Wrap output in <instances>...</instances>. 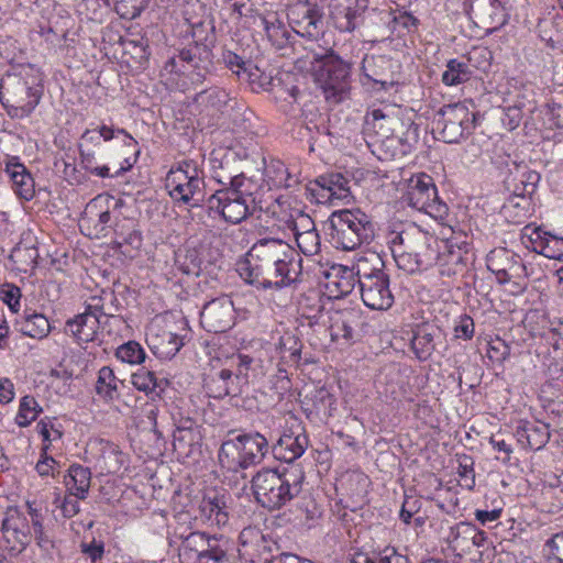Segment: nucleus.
Masks as SVG:
<instances>
[{
  "label": "nucleus",
  "mask_w": 563,
  "mask_h": 563,
  "mask_svg": "<svg viewBox=\"0 0 563 563\" xmlns=\"http://www.w3.org/2000/svg\"><path fill=\"white\" fill-rule=\"evenodd\" d=\"M309 444L308 435L305 432L294 434L284 433L269 449L276 460L291 463L299 459Z\"/></svg>",
  "instance_id": "nucleus-26"
},
{
  "label": "nucleus",
  "mask_w": 563,
  "mask_h": 563,
  "mask_svg": "<svg viewBox=\"0 0 563 563\" xmlns=\"http://www.w3.org/2000/svg\"><path fill=\"white\" fill-rule=\"evenodd\" d=\"M536 239H532L533 250L551 260L563 262V238H558L537 229Z\"/></svg>",
  "instance_id": "nucleus-35"
},
{
  "label": "nucleus",
  "mask_w": 563,
  "mask_h": 563,
  "mask_svg": "<svg viewBox=\"0 0 563 563\" xmlns=\"http://www.w3.org/2000/svg\"><path fill=\"white\" fill-rule=\"evenodd\" d=\"M158 339L159 342L153 341L148 346L159 358L174 357L184 345L183 338L169 331H164Z\"/></svg>",
  "instance_id": "nucleus-44"
},
{
  "label": "nucleus",
  "mask_w": 563,
  "mask_h": 563,
  "mask_svg": "<svg viewBox=\"0 0 563 563\" xmlns=\"http://www.w3.org/2000/svg\"><path fill=\"white\" fill-rule=\"evenodd\" d=\"M314 185L319 187L318 200H345L351 197L350 179L341 173L321 175L314 180Z\"/></svg>",
  "instance_id": "nucleus-27"
},
{
  "label": "nucleus",
  "mask_w": 563,
  "mask_h": 563,
  "mask_svg": "<svg viewBox=\"0 0 563 563\" xmlns=\"http://www.w3.org/2000/svg\"><path fill=\"white\" fill-rule=\"evenodd\" d=\"M101 321L91 313H79L65 323V333L71 335L77 343L95 340Z\"/></svg>",
  "instance_id": "nucleus-30"
},
{
  "label": "nucleus",
  "mask_w": 563,
  "mask_h": 563,
  "mask_svg": "<svg viewBox=\"0 0 563 563\" xmlns=\"http://www.w3.org/2000/svg\"><path fill=\"white\" fill-rule=\"evenodd\" d=\"M328 222L331 242L336 249L351 251L369 244L375 238V223L372 217L360 209L333 211Z\"/></svg>",
  "instance_id": "nucleus-5"
},
{
  "label": "nucleus",
  "mask_w": 563,
  "mask_h": 563,
  "mask_svg": "<svg viewBox=\"0 0 563 563\" xmlns=\"http://www.w3.org/2000/svg\"><path fill=\"white\" fill-rule=\"evenodd\" d=\"M368 0H340L332 12L335 27L340 32L360 30Z\"/></svg>",
  "instance_id": "nucleus-21"
},
{
  "label": "nucleus",
  "mask_w": 563,
  "mask_h": 563,
  "mask_svg": "<svg viewBox=\"0 0 563 563\" xmlns=\"http://www.w3.org/2000/svg\"><path fill=\"white\" fill-rule=\"evenodd\" d=\"M213 178L223 186L234 190L235 194L241 196V199L243 198L252 208L258 209L260 212L267 208L265 200L266 185L263 177H246L243 173L235 176H223L214 170Z\"/></svg>",
  "instance_id": "nucleus-15"
},
{
  "label": "nucleus",
  "mask_w": 563,
  "mask_h": 563,
  "mask_svg": "<svg viewBox=\"0 0 563 563\" xmlns=\"http://www.w3.org/2000/svg\"><path fill=\"white\" fill-rule=\"evenodd\" d=\"M393 255L397 266L408 274H415L423 271L412 256V253L407 250V246H400L399 241H397L396 246L394 245Z\"/></svg>",
  "instance_id": "nucleus-57"
},
{
  "label": "nucleus",
  "mask_w": 563,
  "mask_h": 563,
  "mask_svg": "<svg viewBox=\"0 0 563 563\" xmlns=\"http://www.w3.org/2000/svg\"><path fill=\"white\" fill-rule=\"evenodd\" d=\"M463 57L467 63H470L471 69L476 68L486 70L490 66L493 54L487 47L478 46L473 47Z\"/></svg>",
  "instance_id": "nucleus-58"
},
{
  "label": "nucleus",
  "mask_w": 563,
  "mask_h": 563,
  "mask_svg": "<svg viewBox=\"0 0 563 563\" xmlns=\"http://www.w3.org/2000/svg\"><path fill=\"white\" fill-rule=\"evenodd\" d=\"M265 176L267 178V179H265V181H266V186L268 187V189H271L272 187H275V188L289 187L288 170H287L286 166L280 162L272 163L269 166H267L265 168Z\"/></svg>",
  "instance_id": "nucleus-54"
},
{
  "label": "nucleus",
  "mask_w": 563,
  "mask_h": 563,
  "mask_svg": "<svg viewBox=\"0 0 563 563\" xmlns=\"http://www.w3.org/2000/svg\"><path fill=\"white\" fill-rule=\"evenodd\" d=\"M487 268L495 274L498 284L512 283L520 292L527 288V267L518 254L506 249L494 250L487 257Z\"/></svg>",
  "instance_id": "nucleus-11"
},
{
  "label": "nucleus",
  "mask_w": 563,
  "mask_h": 563,
  "mask_svg": "<svg viewBox=\"0 0 563 563\" xmlns=\"http://www.w3.org/2000/svg\"><path fill=\"white\" fill-rule=\"evenodd\" d=\"M115 356L123 363L141 364L145 361L146 353L136 341H129L120 345L115 351Z\"/></svg>",
  "instance_id": "nucleus-53"
},
{
  "label": "nucleus",
  "mask_w": 563,
  "mask_h": 563,
  "mask_svg": "<svg viewBox=\"0 0 563 563\" xmlns=\"http://www.w3.org/2000/svg\"><path fill=\"white\" fill-rule=\"evenodd\" d=\"M313 60L318 64L314 69L316 81L325 99L332 103L343 101L351 88L352 64L332 49L323 55L314 54Z\"/></svg>",
  "instance_id": "nucleus-6"
},
{
  "label": "nucleus",
  "mask_w": 563,
  "mask_h": 563,
  "mask_svg": "<svg viewBox=\"0 0 563 563\" xmlns=\"http://www.w3.org/2000/svg\"><path fill=\"white\" fill-rule=\"evenodd\" d=\"M4 172L12 181L16 195L25 200L34 197V180L18 157H8L4 161Z\"/></svg>",
  "instance_id": "nucleus-28"
},
{
  "label": "nucleus",
  "mask_w": 563,
  "mask_h": 563,
  "mask_svg": "<svg viewBox=\"0 0 563 563\" xmlns=\"http://www.w3.org/2000/svg\"><path fill=\"white\" fill-rule=\"evenodd\" d=\"M260 21L273 45L277 48H283L288 43L289 32L278 20L276 13H272L268 16L261 15Z\"/></svg>",
  "instance_id": "nucleus-43"
},
{
  "label": "nucleus",
  "mask_w": 563,
  "mask_h": 563,
  "mask_svg": "<svg viewBox=\"0 0 563 563\" xmlns=\"http://www.w3.org/2000/svg\"><path fill=\"white\" fill-rule=\"evenodd\" d=\"M64 483L71 495L85 499L90 488L91 472L86 466L73 464L68 468V475L64 477Z\"/></svg>",
  "instance_id": "nucleus-34"
},
{
  "label": "nucleus",
  "mask_w": 563,
  "mask_h": 563,
  "mask_svg": "<svg viewBox=\"0 0 563 563\" xmlns=\"http://www.w3.org/2000/svg\"><path fill=\"white\" fill-rule=\"evenodd\" d=\"M21 296V289L14 284L5 283L0 287V299L12 312L19 311Z\"/></svg>",
  "instance_id": "nucleus-60"
},
{
  "label": "nucleus",
  "mask_w": 563,
  "mask_h": 563,
  "mask_svg": "<svg viewBox=\"0 0 563 563\" xmlns=\"http://www.w3.org/2000/svg\"><path fill=\"white\" fill-rule=\"evenodd\" d=\"M15 325L22 335L36 340L45 339L52 331L48 319L43 313L32 309H25L23 314L16 319Z\"/></svg>",
  "instance_id": "nucleus-31"
},
{
  "label": "nucleus",
  "mask_w": 563,
  "mask_h": 563,
  "mask_svg": "<svg viewBox=\"0 0 563 563\" xmlns=\"http://www.w3.org/2000/svg\"><path fill=\"white\" fill-rule=\"evenodd\" d=\"M233 544L229 539L222 536H212L211 543L197 563H233Z\"/></svg>",
  "instance_id": "nucleus-32"
},
{
  "label": "nucleus",
  "mask_w": 563,
  "mask_h": 563,
  "mask_svg": "<svg viewBox=\"0 0 563 563\" xmlns=\"http://www.w3.org/2000/svg\"><path fill=\"white\" fill-rule=\"evenodd\" d=\"M302 258L300 254L287 243L279 264L274 269L272 289H283L300 280L302 273Z\"/></svg>",
  "instance_id": "nucleus-22"
},
{
  "label": "nucleus",
  "mask_w": 563,
  "mask_h": 563,
  "mask_svg": "<svg viewBox=\"0 0 563 563\" xmlns=\"http://www.w3.org/2000/svg\"><path fill=\"white\" fill-rule=\"evenodd\" d=\"M364 324L362 312L358 309L350 308L341 311H335L332 317V324L330 327L332 340L339 338L347 342L356 340V331Z\"/></svg>",
  "instance_id": "nucleus-25"
},
{
  "label": "nucleus",
  "mask_w": 563,
  "mask_h": 563,
  "mask_svg": "<svg viewBox=\"0 0 563 563\" xmlns=\"http://www.w3.org/2000/svg\"><path fill=\"white\" fill-rule=\"evenodd\" d=\"M119 384H123L109 366L99 369L96 383V394L106 401H113L119 398Z\"/></svg>",
  "instance_id": "nucleus-40"
},
{
  "label": "nucleus",
  "mask_w": 563,
  "mask_h": 563,
  "mask_svg": "<svg viewBox=\"0 0 563 563\" xmlns=\"http://www.w3.org/2000/svg\"><path fill=\"white\" fill-rule=\"evenodd\" d=\"M384 267L385 264L382 257L377 253L371 252L366 255L360 256L355 262L353 269L357 276V283L361 284L372 277H378L380 274H386Z\"/></svg>",
  "instance_id": "nucleus-38"
},
{
  "label": "nucleus",
  "mask_w": 563,
  "mask_h": 563,
  "mask_svg": "<svg viewBox=\"0 0 563 563\" xmlns=\"http://www.w3.org/2000/svg\"><path fill=\"white\" fill-rule=\"evenodd\" d=\"M210 209L217 210L222 218L232 224H238L245 220L247 217L254 216L260 212L258 209L252 208L241 196L231 190L228 186L216 190L213 195L208 198Z\"/></svg>",
  "instance_id": "nucleus-14"
},
{
  "label": "nucleus",
  "mask_w": 563,
  "mask_h": 563,
  "mask_svg": "<svg viewBox=\"0 0 563 563\" xmlns=\"http://www.w3.org/2000/svg\"><path fill=\"white\" fill-rule=\"evenodd\" d=\"M132 224L130 220H115L113 231L115 234V243L119 246H130L132 250H139L142 246V233L129 227Z\"/></svg>",
  "instance_id": "nucleus-46"
},
{
  "label": "nucleus",
  "mask_w": 563,
  "mask_h": 563,
  "mask_svg": "<svg viewBox=\"0 0 563 563\" xmlns=\"http://www.w3.org/2000/svg\"><path fill=\"white\" fill-rule=\"evenodd\" d=\"M196 100L203 102L219 111H221L223 108L231 107L230 102L233 101V99L230 97V93L219 87H213L200 91Z\"/></svg>",
  "instance_id": "nucleus-48"
},
{
  "label": "nucleus",
  "mask_w": 563,
  "mask_h": 563,
  "mask_svg": "<svg viewBox=\"0 0 563 563\" xmlns=\"http://www.w3.org/2000/svg\"><path fill=\"white\" fill-rule=\"evenodd\" d=\"M295 231L297 245L305 255L312 256L320 251V236L317 230L299 232L296 223Z\"/></svg>",
  "instance_id": "nucleus-52"
},
{
  "label": "nucleus",
  "mask_w": 563,
  "mask_h": 563,
  "mask_svg": "<svg viewBox=\"0 0 563 563\" xmlns=\"http://www.w3.org/2000/svg\"><path fill=\"white\" fill-rule=\"evenodd\" d=\"M287 243L278 239L258 240L238 264L241 278L257 288L272 289L274 269L279 264Z\"/></svg>",
  "instance_id": "nucleus-3"
},
{
  "label": "nucleus",
  "mask_w": 563,
  "mask_h": 563,
  "mask_svg": "<svg viewBox=\"0 0 563 563\" xmlns=\"http://www.w3.org/2000/svg\"><path fill=\"white\" fill-rule=\"evenodd\" d=\"M397 241H399L400 246H407V250L412 253L423 271L432 267L440 258L437 239L426 232H402L394 238L393 244L395 246Z\"/></svg>",
  "instance_id": "nucleus-16"
},
{
  "label": "nucleus",
  "mask_w": 563,
  "mask_h": 563,
  "mask_svg": "<svg viewBox=\"0 0 563 563\" xmlns=\"http://www.w3.org/2000/svg\"><path fill=\"white\" fill-rule=\"evenodd\" d=\"M478 113L471 111L463 102L445 104L435 113L433 132L445 143H459L473 133Z\"/></svg>",
  "instance_id": "nucleus-8"
},
{
  "label": "nucleus",
  "mask_w": 563,
  "mask_h": 563,
  "mask_svg": "<svg viewBox=\"0 0 563 563\" xmlns=\"http://www.w3.org/2000/svg\"><path fill=\"white\" fill-rule=\"evenodd\" d=\"M463 534V538H470L473 545L477 548L484 547L486 542V533L484 531L477 530L476 527L468 522H461L457 526V536Z\"/></svg>",
  "instance_id": "nucleus-63"
},
{
  "label": "nucleus",
  "mask_w": 563,
  "mask_h": 563,
  "mask_svg": "<svg viewBox=\"0 0 563 563\" xmlns=\"http://www.w3.org/2000/svg\"><path fill=\"white\" fill-rule=\"evenodd\" d=\"M2 542L12 555L21 554L32 541L26 516L18 508H8L1 525Z\"/></svg>",
  "instance_id": "nucleus-12"
},
{
  "label": "nucleus",
  "mask_w": 563,
  "mask_h": 563,
  "mask_svg": "<svg viewBox=\"0 0 563 563\" xmlns=\"http://www.w3.org/2000/svg\"><path fill=\"white\" fill-rule=\"evenodd\" d=\"M435 329L429 325H419L411 339V349L420 361H427L435 349Z\"/></svg>",
  "instance_id": "nucleus-36"
},
{
  "label": "nucleus",
  "mask_w": 563,
  "mask_h": 563,
  "mask_svg": "<svg viewBox=\"0 0 563 563\" xmlns=\"http://www.w3.org/2000/svg\"><path fill=\"white\" fill-rule=\"evenodd\" d=\"M453 331L456 339L471 340L475 332L474 320L466 313L459 316L454 321Z\"/></svg>",
  "instance_id": "nucleus-61"
},
{
  "label": "nucleus",
  "mask_w": 563,
  "mask_h": 563,
  "mask_svg": "<svg viewBox=\"0 0 563 563\" xmlns=\"http://www.w3.org/2000/svg\"><path fill=\"white\" fill-rule=\"evenodd\" d=\"M212 51L205 43L195 42L179 51L178 60L172 57L165 68L170 73H186L190 70V80L194 85L202 84L212 67Z\"/></svg>",
  "instance_id": "nucleus-10"
},
{
  "label": "nucleus",
  "mask_w": 563,
  "mask_h": 563,
  "mask_svg": "<svg viewBox=\"0 0 563 563\" xmlns=\"http://www.w3.org/2000/svg\"><path fill=\"white\" fill-rule=\"evenodd\" d=\"M199 514L209 526H225L229 521V511L224 496L214 492L207 494L200 501Z\"/></svg>",
  "instance_id": "nucleus-29"
},
{
  "label": "nucleus",
  "mask_w": 563,
  "mask_h": 563,
  "mask_svg": "<svg viewBox=\"0 0 563 563\" xmlns=\"http://www.w3.org/2000/svg\"><path fill=\"white\" fill-rule=\"evenodd\" d=\"M468 13L477 25L489 33L504 26L508 20V14L499 0H474Z\"/></svg>",
  "instance_id": "nucleus-19"
},
{
  "label": "nucleus",
  "mask_w": 563,
  "mask_h": 563,
  "mask_svg": "<svg viewBox=\"0 0 563 563\" xmlns=\"http://www.w3.org/2000/svg\"><path fill=\"white\" fill-rule=\"evenodd\" d=\"M550 427L542 421H520L514 437L523 448L533 451L542 450L550 440Z\"/></svg>",
  "instance_id": "nucleus-23"
},
{
  "label": "nucleus",
  "mask_w": 563,
  "mask_h": 563,
  "mask_svg": "<svg viewBox=\"0 0 563 563\" xmlns=\"http://www.w3.org/2000/svg\"><path fill=\"white\" fill-rule=\"evenodd\" d=\"M489 443L492 444L495 451L501 454L499 456H496L498 460H500L505 464L510 462L512 446L511 443L504 438V434L501 432L492 434L489 438Z\"/></svg>",
  "instance_id": "nucleus-62"
},
{
  "label": "nucleus",
  "mask_w": 563,
  "mask_h": 563,
  "mask_svg": "<svg viewBox=\"0 0 563 563\" xmlns=\"http://www.w3.org/2000/svg\"><path fill=\"white\" fill-rule=\"evenodd\" d=\"M268 439L257 432H243L222 442L218 460L228 472L240 473L260 465L269 452Z\"/></svg>",
  "instance_id": "nucleus-4"
},
{
  "label": "nucleus",
  "mask_w": 563,
  "mask_h": 563,
  "mask_svg": "<svg viewBox=\"0 0 563 563\" xmlns=\"http://www.w3.org/2000/svg\"><path fill=\"white\" fill-rule=\"evenodd\" d=\"M541 176L536 170L525 169L518 170L517 175L506 180L508 189L512 195L521 197L523 202L530 198L537 190Z\"/></svg>",
  "instance_id": "nucleus-33"
},
{
  "label": "nucleus",
  "mask_w": 563,
  "mask_h": 563,
  "mask_svg": "<svg viewBox=\"0 0 563 563\" xmlns=\"http://www.w3.org/2000/svg\"><path fill=\"white\" fill-rule=\"evenodd\" d=\"M42 412L41 406L33 396H24L20 401L19 412L15 422L20 427L30 426Z\"/></svg>",
  "instance_id": "nucleus-51"
},
{
  "label": "nucleus",
  "mask_w": 563,
  "mask_h": 563,
  "mask_svg": "<svg viewBox=\"0 0 563 563\" xmlns=\"http://www.w3.org/2000/svg\"><path fill=\"white\" fill-rule=\"evenodd\" d=\"M542 495L545 499L551 500L550 511H559L563 508V484L544 487Z\"/></svg>",
  "instance_id": "nucleus-64"
},
{
  "label": "nucleus",
  "mask_w": 563,
  "mask_h": 563,
  "mask_svg": "<svg viewBox=\"0 0 563 563\" xmlns=\"http://www.w3.org/2000/svg\"><path fill=\"white\" fill-rule=\"evenodd\" d=\"M305 474L298 468L283 472L262 468L251 479V488L258 505L268 510H278L299 496Z\"/></svg>",
  "instance_id": "nucleus-2"
},
{
  "label": "nucleus",
  "mask_w": 563,
  "mask_h": 563,
  "mask_svg": "<svg viewBox=\"0 0 563 563\" xmlns=\"http://www.w3.org/2000/svg\"><path fill=\"white\" fill-rule=\"evenodd\" d=\"M166 188L173 200L198 207L205 200L203 170L194 159H184L167 174Z\"/></svg>",
  "instance_id": "nucleus-7"
},
{
  "label": "nucleus",
  "mask_w": 563,
  "mask_h": 563,
  "mask_svg": "<svg viewBox=\"0 0 563 563\" xmlns=\"http://www.w3.org/2000/svg\"><path fill=\"white\" fill-rule=\"evenodd\" d=\"M302 343L300 340L291 334L285 333L279 338L277 350L283 358H288V362L297 364L301 358Z\"/></svg>",
  "instance_id": "nucleus-50"
},
{
  "label": "nucleus",
  "mask_w": 563,
  "mask_h": 563,
  "mask_svg": "<svg viewBox=\"0 0 563 563\" xmlns=\"http://www.w3.org/2000/svg\"><path fill=\"white\" fill-rule=\"evenodd\" d=\"M373 126L384 130L383 137L396 136L399 143L405 147L404 153L411 150L419 141V125L411 118L400 119L394 115H387L380 109L372 112Z\"/></svg>",
  "instance_id": "nucleus-13"
},
{
  "label": "nucleus",
  "mask_w": 563,
  "mask_h": 563,
  "mask_svg": "<svg viewBox=\"0 0 563 563\" xmlns=\"http://www.w3.org/2000/svg\"><path fill=\"white\" fill-rule=\"evenodd\" d=\"M42 96V79L30 65L7 71L0 81V102L11 119L30 117Z\"/></svg>",
  "instance_id": "nucleus-1"
},
{
  "label": "nucleus",
  "mask_w": 563,
  "mask_h": 563,
  "mask_svg": "<svg viewBox=\"0 0 563 563\" xmlns=\"http://www.w3.org/2000/svg\"><path fill=\"white\" fill-rule=\"evenodd\" d=\"M131 382L137 390L144 391L147 396H158L156 388L159 387L161 385L154 372L140 369L139 372L132 375Z\"/></svg>",
  "instance_id": "nucleus-56"
},
{
  "label": "nucleus",
  "mask_w": 563,
  "mask_h": 563,
  "mask_svg": "<svg viewBox=\"0 0 563 563\" xmlns=\"http://www.w3.org/2000/svg\"><path fill=\"white\" fill-rule=\"evenodd\" d=\"M170 417L175 426V430L186 431L190 434L197 428L196 412L192 413L188 408L180 405H173L170 408Z\"/></svg>",
  "instance_id": "nucleus-49"
},
{
  "label": "nucleus",
  "mask_w": 563,
  "mask_h": 563,
  "mask_svg": "<svg viewBox=\"0 0 563 563\" xmlns=\"http://www.w3.org/2000/svg\"><path fill=\"white\" fill-rule=\"evenodd\" d=\"M361 29L363 34L372 37L371 41H383L391 34L393 12L369 8L363 14Z\"/></svg>",
  "instance_id": "nucleus-24"
},
{
  "label": "nucleus",
  "mask_w": 563,
  "mask_h": 563,
  "mask_svg": "<svg viewBox=\"0 0 563 563\" xmlns=\"http://www.w3.org/2000/svg\"><path fill=\"white\" fill-rule=\"evenodd\" d=\"M80 155V165L92 175L101 178L110 177V169L107 165L97 166V156L93 148H78Z\"/></svg>",
  "instance_id": "nucleus-55"
},
{
  "label": "nucleus",
  "mask_w": 563,
  "mask_h": 563,
  "mask_svg": "<svg viewBox=\"0 0 563 563\" xmlns=\"http://www.w3.org/2000/svg\"><path fill=\"white\" fill-rule=\"evenodd\" d=\"M38 256L35 247H16L10 254V258L15 263L20 264V269L26 271L27 267H35L36 257Z\"/></svg>",
  "instance_id": "nucleus-59"
},
{
  "label": "nucleus",
  "mask_w": 563,
  "mask_h": 563,
  "mask_svg": "<svg viewBox=\"0 0 563 563\" xmlns=\"http://www.w3.org/2000/svg\"><path fill=\"white\" fill-rule=\"evenodd\" d=\"M211 538L203 532H191L181 543L180 551L183 555L187 560H194L197 563L211 543Z\"/></svg>",
  "instance_id": "nucleus-45"
},
{
  "label": "nucleus",
  "mask_w": 563,
  "mask_h": 563,
  "mask_svg": "<svg viewBox=\"0 0 563 563\" xmlns=\"http://www.w3.org/2000/svg\"><path fill=\"white\" fill-rule=\"evenodd\" d=\"M125 463L124 454L118 445L107 442L99 456V464L109 474L118 473Z\"/></svg>",
  "instance_id": "nucleus-47"
},
{
  "label": "nucleus",
  "mask_w": 563,
  "mask_h": 563,
  "mask_svg": "<svg viewBox=\"0 0 563 563\" xmlns=\"http://www.w3.org/2000/svg\"><path fill=\"white\" fill-rule=\"evenodd\" d=\"M472 76L473 69H471L470 63L462 56L461 58H452L446 62L441 79L445 86H457L468 81Z\"/></svg>",
  "instance_id": "nucleus-39"
},
{
  "label": "nucleus",
  "mask_w": 563,
  "mask_h": 563,
  "mask_svg": "<svg viewBox=\"0 0 563 563\" xmlns=\"http://www.w3.org/2000/svg\"><path fill=\"white\" fill-rule=\"evenodd\" d=\"M206 251L203 245L187 247L184 255H178L177 263L179 269L187 275L199 276L206 268Z\"/></svg>",
  "instance_id": "nucleus-37"
},
{
  "label": "nucleus",
  "mask_w": 563,
  "mask_h": 563,
  "mask_svg": "<svg viewBox=\"0 0 563 563\" xmlns=\"http://www.w3.org/2000/svg\"><path fill=\"white\" fill-rule=\"evenodd\" d=\"M301 19L296 20L297 33L309 38H317L321 33L322 12L317 7H303Z\"/></svg>",
  "instance_id": "nucleus-41"
},
{
  "label": "nucleus",
  "mask_w": 563,
  "mask_h": 563,
  "mask_svg": "<svg viewBox=\"0 0 563 563\" xmlns=\"http://www.w3.org/2000/svg\"><path fill=\"white\" fill-rule=\"evenodd\" d=\"M218 384V398L225 396L236 397L243 393L244 387L247 385L243 383L242 375H235L233 371L223 368L218 374V379L213 380Z\"/></svg>",
  "instance_id": "nucleus-42"
},
{
  "label": "nucleus",
  "mask_w": 563,
  "mask_h": 563,
  "mask_svg": "<svg viewBox=\"0 0 563 563\" xmlns=\"http://www.w3.org/2000/svg\"><path fill=\"white\" fill-rule=\"evenodd\" d=\"M202 325L209 332L221 333L229 330L234 320V307L231 299L220 297L207 302L201 312Z\"/></svg>",
  "instance_id": "nucleus-18"
},
{
  "label": "nucleus",
  "mask_w": 563,
  "mask_h": 563,
  "mask_svg": "<svg viewBox=\"0 0 563 563\" xmlns=\"http://www.w3.org/2000/svg\"><path fill=\"white\" fill-rule=\"evenodd\" d=\"M402 199L411 208L433 218H443L448 213V207L440 200L432 177L424 173L413 175L408 179Z\"/></svg>",
  "instance_id": "nucleus-9"
},
{
  "label": "nucleus",
  "mask_w": 563,
  "mask_h": 563,
  "mask_svg": "<svg viewBox=\"0 0 563 563\" xmlns=\"http://www.w3.org/2000/svg\"><path fill=\"white\" fill-rule=\"evenodd\" d=\"M399 68V63L387 55H366L362 62L363 76L383 90L398 84Z\"/></svg>",
  "instance_id": "nucleus-17"
},
{
  "label": "nucleus",
  "mask_w": 563,
  "mask_h": 563,
  "mask_svg": "<svg viewBox=\"0 0 563 563\" xmlns=\"http://www.w3.org/2000/svg\"><path fill=\"white\" fill-rule=\"evenodd\" d=\"M362 300L365 306L373 310H386L391 307L394 296L389 288L388 274H380L378 277L358 284Z\"/></svg>",
  "instance_id": "nucleus-20"
}]
</instances>
